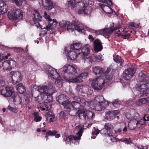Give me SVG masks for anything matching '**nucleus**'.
Returning a JSON list of instances; mask_svg holds the SVG:
<instances>
[{"label": "nucleus", "mask_w": 149, "mask_h": 149, "mask_svg": "<svg viewBox=\"0 0 149 149\" xmlns=\"http://www.w3.org/2000/svg\"><path fill=\"white\" fill-rule=\"evenodd\" d=\"M55 91L53 83L49 82L46 85L38 86L37 91L32 93L33 98L35 101L40 102L43 100L46 103L40 107V111H48L50 110L51 104L49 103L53 101L52 95Z\"/></svg>", "instance_id": "f257e3e1"}, {"label": "nucleus", "mask_w": 149, "mask_h": 149, "mask_svg": "<svg viewBox=\"0 0 149 149\" xmlns=\"http://www.w3.org/2000/svg\"><path fill=\"white\" fill-rule=\"evenodd\" d=\"M72 97L74 100L77 101L79 103L81 102L88 107H90L94 104L95 109L97 111L104 110L109 104L108 101L105 100L102 96H97L96 97L93 101L90 100L87 101L85 99L81 98L78 97Z\"/></svg>", "instance_id": "f03ea898"}, {"label": "nucleus", "mask_w": 149, "mask_h": 149, "mask_svg": "<svg viewBox=\"0 0 149 149\" xmlns=\"http://www.w3.org/2000/svg\"><path fill=\"white\" fill-rule=\"evenodd\" d=\"M83 1L76 3L75 0H70L68 1V4L75 10H78L79 14L85 15H90L92 11V8L91 6H85L84 2L86 5H93L94 3L91 0H83Z\"/></svg>", "instance_id": "7ed1b4c3"}, {"label": "nucleus", "mask_w": 149, "mask_h": 149, "mask_svg": "<svg viewBox=\"0 0 149 149\" xmlns=\"http://www.w3.org/2000/svg\"><path fill=\"white\" fill-rule=\"evenodd\" d=\"M111 69V68L110 67L107 68L104 74L105 79L104 78H102V76H100L93 80L91 86L95 90H99L102 88L105 83L108 85H109V82L111 81L113 77L111 72H110Z\"/></svg>", "instance_id": "20e7f679"}, {"label": "nucleus", "mask_w": 149, "mask_h": 149, "mask_svg": "<svg viewBox=\"0 0 149 149\" xmlns=\"http://www.w3.org/2000/svg\"><path fill=\"white\" fill-rule=\"evenodd\" d=\"M75 132L76 131V134L74 136L70 135L67 136L66 133L64 132L62 134L63 139L66 142V144H71V143L75 145L79 144L81 137L83 132V126L79 124H75Z\"/></svg>", "instance_id": "39448f33"}, {"label": "nucleus", "mask_w": 149, "mask_h": 149, "mask_svg": "<svg viewBox=\"0 0 149 149\" xmlns=\"http://www.w3.org/2000/svg\"><path fill=\"white\" fill-rule=\"evenodd\" d=\"M125 116L129 120L128 125L131 130H134L136 127L139 128L145 123L146 122L143 118L140 120H137L140 117V115L137 112H135L132 115L127 113L125 114Z\"/></svg>", "instance_id": "423d86ee"}, {"label": "nucleus", "mask_w": 149, "mask_h": 149, "mask_svg": "<svg viewBox=\"0 0 149 149\" xmlns=\"http://www.w3.org/2000/svg\"><path fill=\"white\" fill-rule=\"evenodd\" d=\"M77 67L75 65H73L69 64H66L61 68L60 70H63L64 74L62 75V77L64 79V77L68 76L71 77L72 76H75L78 74Z\"/></svg>", "instance_id": "0eeeda50"}, {"label": "nucleus", "mask_w": 149, "mask_h": 149, "mask_svg": "<svg viewBox=\"0 0 149 149\" xmlns=\"http://www.w3.org/2000/svg\"><path fill=\"white\" fill-rule=\"evenodd\" d=\"M136 89L143 95H147L149 92V81H140L139 83L137 85Z\"/></svg>", "instance_id": "6e6552de"}, {"label": "nucleus", "mask_w": 149, "mask_h": 149, "mask_svg": "<svg viewBox=\"0 0 149 149\" xmlns=\"http://www.w3.org/2000/svg\"><path fill=\"white\" fill-rule=\"evenodd\" d=\"M71 27L73 29H70V31H72L75 30L80 33H84L85 32V29L89 31L90 30L91 31H92L91 29H90L88 27L84 26L82 23L78 22H74L73 24L72 23Z\"/></svg>", "instance_id": "1a4fd4ad"}, {"label": "nucleus", "mask_w": 149, "mask_h": 149, "mask_svg": "<svg viewBox=\"0 0 149 149\" xmlns=\"http://www.w3.org/2000/svg\"><path fill=\"white\" fill-rule=\"evenodd\" d=\"M23 12L21 10L16 9H14L11 12H9L8 16L10 19H13L19 21L22 19L23 17Z\"/></svg>", "instance_id": "9d476101"}, {"label": "nucleus", "mask_w": 149, "mask_h": 149, "mask_svg": "<svg viewBox=\"0 0 149 149\" xmlns=\"http://www.w3.org/2000/svg\"><path fill=\"white\" fill-rule=\"evenodd\" d=\"M44 68L45 72L49 77L55 79H58L60 77L57 72V70L50 66L48 65H45Z\"/></svg>", "instance_id": "9b49d317"}, {"label": "nucleus", "mask_w": 149, "mask_h": 149, "mask_svg": "<svg viewBox=\"0 0 149 149\" xmlns=\"http://www.w3.org/2000/svg\"><path fill=\"white\" fill-rule=\"evenodd\" d=\"M34 12L35 13H33V20L34 23L35 24L38 23L41 29H46L47 30L51 29V27L52 26V23H50V24H49L48 25L46 26V27H42V26L39 23V22L40 21H41V19H42V17L40 15L39 13L38 10H35Z\"/></svg>", "instance_id": "f8f14e48"}, {"label": "nucleus", "mask_w": 149, "mask_h": 149, "mask_svg": "<svg viewBox=\"0 0 149 149\" xmlns=\"http://www.w3.org/2000/svg\"><path fill=\"white\" fill-rule=\"evenodd\" d=\"M120 27H116L114 29H113L112 27H110L109 28L104 29L102 30H99L96 31L93 30L94 32H95L96 34L97 35H102L105 36L106 35H109L112 32L116 30L117 29H119Z\"/></svg>", "instance_id": "ddd939ff"}, {"label": "nucleus", "mask_w": 149, "mask_h": 149, "mask_svg": "<svg viewBox=\"0 0 149 149\" xmlns=\"http://www.w3.org/2000/svg\"><path fill=\"white\" fill-rule=\"evenodd\" d=\"M13 83L15 84L20 81L22 79L21 73L18 71L11 72L10 73Z\"/></svg>", "instance_id": "4468645a"}, {"label": "nucleus", "mask_w": 149, "mask_h": 149, "mask_svg": "<svg viewBox=\"0 0 149 149\" xmlns=\"http://www.w3.org/2000/svg\"><path fill=\"white\" fill-rule=\"evenodd\" d=\"M136 69L134 68H129L125 70L123 74L124 78L126 80L130 79L134 75Z\"/></svg>", "instance_id": "2eb2a0df"}, {"label": "nucleus", "mask_w": 149, "mask_h": 149, "mask_svg": "<svg viewBox=\"0 0 149 149\" xmlns=\"http://www.w3.org/2000/svg\"><path fill=\"white\" fill-rule=\"evenodd\" d=\"M66 49L65 48V50ZM65 52L66 55L67 56L68 58H69L71 60H75L76 59L77 57L79 54H80V52L78 53L77 52L73 49H71L67 52H66L65 51Z\"/></svg>", "instance_id": "dca6fc26"}, {"label": "nucleus", "mask_w": 149, "mask_h": 149, "mask_svg": "<svg viewBox=\"0 0 149 149\" xmlns=\"http://www.w3.org/2000/svg\"><path fill=\"white\" fill-rule=\"evenodd\" d=\"M64 79L69 82L72 83H80L83 80L81 79L79 75L75 77L71 78V77L65 76Z\"/></svg>", "instance_id": "f3484780"}, {"label": "nucleus", "mask_w": 149, "mask_h": 149, "mask_svg": "<svg viewBox=\"0 0 149 149\" xmlns=\"http://www.w3.org/2000/svg\"><path fill=\"white\" fill-rule=\"evenodd\" d=\"M119 113L120 111L118 110L109 111L106 114V118L109 120H111L114 119Z\"/></svg>", "instance_id": "a211bd4d"}, {"label": "nucleus", "mask_w": 149, "mask_h": 149, "mask_svg": "<svg viewBox=\"0 0 149 149\" xmlns=\"http://www.w3.org/2000/svg\"><path fill=\"white\" fill-rule=\"evenodd\" d=\"M42 3L44 7H46L48 10H51L54 7V4L50 0H42Z\"/></svg>", "instance_id": "6ab92c4d"}, {"label": "nucleus", "mask_w": 149, "mask_h": 149, "mask_svg": "<svg viewBox=\"0 0 149 149\" xmlns=\"http://www.w3.org/2000/svg\"><path fill=\"white\" fill-rule=\"evenodd\" d=\"M59 25L61 27H67L68 31H70V29H73L71 28L72 23L66 20H62L59 22Z\"/></svg>", "instance_id": "aec40b11"}, {"label": "nucleus", "mask_w": 149, "mask_h": 149, "mask_svg": "<svg viewBox=\"0 0 149 149\" xmlns=\"http://www.w3.org/2000/svg\"><path fill=\"white\" fill-rule=\"evenodd\" d=\"M86 121L87 122L88 126H90L92 123H90V121H91L92 119L95 117V114L92 112L90 111H86Z\"/></svg>", "instance_id": "412c9836"}, {"label": "nucleus", "mask_w": 149, "mask_h": 149, "mask_svg": "<svg viewBox=\"0 0 149 149\" xmlns=\"http://www.w3.org/2000/svg\"><path fill=\"white\" fill-rule=\"evenodd\" d=\"M88 86L87 85H79L76 86L75 89L76 91L80 93H86L88 94V93L86 91Z\"/></svg>", "instance_id": "4be33fe9"}, {"label": "nucleus", "mask_w": 149, "mask_h": 149, "mask_svg": "<svg viewBox=\"0 0 149 149\" xmlns=\"http://www.w3.org/2000/svg\"><path fill=\"white\" fill-rule=\"evenodd\" d=\"M8 9V6L5 2H0V14H3L6 13Z\"/></svg>", "instance_id": "5701e85b"}, {"label": "nucleus", "mask_w": 149, "mask_h": 149, "mask_svg": "<svg viewBox=\"0 0 149 149\" xmlns=\"http://www.w3.org/2000/svg\"><path fill=\"white\" fill-rule=\"evenodd\" d=\"M90 49L91 46L88 44H86L81 48V50L83 55L86 56L89 54Z\"/></svg>", "instance_id": "b1692460"}, {"label": "nucleus", "mask_w": 149, "mask_h": 149, "mask_svg": "<svg viewBox=\"0 0 149 149\" xmlns=\"http://www.w3.org/2000/svg\"><path fill=\"white\" fill-rule=\"evenodd\" d=\"M94 50L97 52L100 51L102 49L101 42L99 39H96L94 42Z\"/></svg>", "instance_id": "393cba45"}, {"label": "nucleus", "mask_w": 149, "mask_h": 149, "mask_svg": "<svg viewBox=\"0 0 149 149\" xmlns=\"http://www.w3.org/2000/svg\"><path fill=\"white\" fill-rule=\"evenodd\" d=\"M99 6L102 10L107 14H110L113 12L112 9L109 6L102 4H100Z\"/></svg>", "instance_id": "a878e982"}, {"label": "nucleus", "mask_w": 149, "mask_h": 149, "mask_svg": "<svg viewBox=\"0 0 149 149\" xmlns=\"http://www.w3.org/2000/svg\"><path fill=\"white\" fill-rule=\"evenodd\" d=\"M81 47L82 45L80 43L75 42H73V44L70 46L71 49L77 52L80 50Z\"/></svg>", "instance_id": "bb28decb"}, {"label": "nucleus", "mask_w": 149, "mask_h": 149, "mask_svg": "<svg viewBox=\"0 0 149 149\" xmlns=\"http://www.w3.org/2000/svg\"><path fill=\"white\" fill-rule=\"evenodd\" d=\"M62 104L64 107V108L66 109L67 111L69 113L71 109V104L67 99L63 101V102H62Z\"/></svg>", "instance_id": "cd10ccee"}, {"label": "nucleus", "mask_w": 149, "mask_h": 149, "mask_svg": "<svg viewBox=\"0 0 149 149\" xmlns=\"http://www.w3.org/2000/svg\"><path fill=\"white\" fill-rule=\"evenodd\" d=\"M149 101L146 98H143L138 100L135 102L136 105L141 106L142 104H146L148 103Z\"/></svg>", "instance_id": "c85d7f7f"}, {"label": "nucleus", "mask_w": 149, "mask_h": 149, "mask_svg": "<svg viewBox=\"0 0 149 149\" xmlns=\"http://www.w3.org/2000/svg\"><path fill=\"white\" fill-rule=\"evenodd\" d=\"M140 81H149L146 79L147 78V73L144 71L143 70L140 73L139 75Z\"/></svg>", "instance_id": "c756f323"}, {"label": "nucleus", "mask_w": 149, "mask_h": 149, "mask_svg": "<svg viewBox=\"0 0 149 149\" xmlns=\"http://www.w3.org/2000/svg\"><path fill=\"white\" fill-rule=\"evenodd\" d=\"M93 72L96 75L102 74L103 73V69L98 66H95L93 68Z\"/></svg>", "instance_id": "7c9ffc66"}, {"label": "nucleus", "mask_w": 149, "mask_h": 149, "mask_svg": "<svg viewBox=\"0 0 149 149\" xmlns=\"http://www.w3.org/2000/svg\"><path fill=\"white\" fill-rule=\"evenodd\" d=\"M6 97H10L13 95L14 90L11 87H6Z\"/></svg>", "instance_id": "2f4dec72"}, {"label": "nucleus", "mask_w": 149, "mask_h": 149, "mask_svg": "<svg viewBox=\"0 0 149 149\" xmlns=\"http://www.w3.org/2000/svg\"><path fill=\"white\" fill-rule=\"evenodd\" d=\"M67 99V97L66 96L63 94H61L59 95L56 98V100L59 103H62L63 102V101H65Z\"/></svg>", "instance_id": "473e14b6"}, {"label": "nucleus", "mask_w": 149, "mask_h": 149, "mask_svg": "<svg viewBox=\"0 0 149 149\" xmlns=\"http://www.w3.org/2000/svg\"><path fill=\"white\" fill-rule=\"evenodd\" d=\"M16 88L17 91L20 93L22 94L25 91V87L22 83L18 84L17 85Z\"/></svg>", "instance_id": "72a5a7b5"}, {"label": "nucleus", "mask_w": 149, "mask_h": 149, "mask_svg": "<svg viewBox=\"0 0 149 149\" xmlns=\"http://www.w3.org/2000/svg\"><path fill=\"white\" fill-rule=\"evenodd\" d=\"M86 110H79L77 112V114L79 118H81L82 116H83L85 120H86Z\"/></svg>", "instance_id": "f704fd0d"}, {"label": "nucleus", "mask_w": 149, "mask_h": 149, "mask_svg": "<svg viewBox=\"0 0 149 149\" xmlns=\"http://www.w3.org/2000/svg\"><path fill=\"white\" fill-rule=\"evenodd\" d=\"M113 60L115 62L119 63L120 65L123 63V60L119 55L115 54L113 55Z\"/></svg>", "instance_id": "c9c22d12"}, {"label": "nucleus", "mask_w": 149, "mask_h": 149, "mask_svg": "<svg viewBox=\"0 0 149 149\" xmlns=\"http://www.w3.org/2000/svg\"><path fill=\"white\" fill-rule=\"evenodd\" d=\"M72 101L71 103V107L74 109H79L80 107V104L76 100Z\"/></svg>", "instance_id": "e433bc0d"}, {"label": "nucleus", "mask_w": 149, "mask_h": 149, "mask_svg": "<svg viewBox=\"0 0 149 149\" xmlns=\"http://www.w3.org/2000/svg\"><path fill=\"white\" fill-rule=\"evenodd\" d=\"M104 127L105 129L109 133H112V130L113 129V125L110 123H105L104 125Z\"/></svg>", "instance_id": "4c0bfd02"}, {"label": "nucleus", "mask_w": 149, "mask_h": 149, "mask_svg": "<svg viewBox=\"0 0 149 149\" xmlns=\"http://www.w3.org/2000/svg\"><path fill=\"white\" fill-rule=\"evenodd\" d=\"M55 79V83L56 86L59 88L61 87L63 85V80L61 77H60L59 78Z\"/></svg>", "instance_id": "58836bf2"}, {"label": "nucleus", "mask_w": 149, "mask_h": 149, "mask_svg": "<svg viewBox=\"0 0 149 149\" xmlns=\"http://www.w3.org/2000/svg\"><path fill=\"white\" fill-rule=\"evenodd\" d=\"M33 116L34 117L33 120L36 122H40L42 119V117L40 116L37 112H34Z\"/></svg>", "instance_id": "ea45409f"}, {"label": "nucleus", "mask_w": 149, "mask_h": 149, "mask_svg": "<svg viewBox=\"0 0 149 149\" xmlns=\"http://www.w3.org/2000/svg\"><path fill=\"white\" fill-rule=\"evenodd\" d=\"M45 116L46 119V121H47L49 120V118L52 117L54 119H55L56 118L55 115L51 111H48L46 113L45 115Z\"/></svg>", "instance_id": "a19ab883"}, {"label": "nucleus", "mask_w": 149, "mask_h": 149, "mask_svg": "<svg viewBox=\"0 0 149 149\" xmlns=\"http://www.w3.org/2000/svg\"><path fill=\"white\" fill-rule=\"evenodd\" d=\"M2 66L4 70H10L11 69L10 65L9 64L8 61H5L3 62L2 64Z\"/></svg>", "instance_id": "79ce46f5"}, {"label": "nucleus", "mask_w": 149, "mask_h": 149, "mask_svg": "<svg viewBox=\"0 0 149 149\" xmlns=\"http://www.w3.org/2000/svg\"><path fill=\"white\" fill-rule=\"evenodd\" d=\"M108 136L109 137V139L111 142H116L118 141V139L114 137L112 135V133H108Z\"/></svg>", "instance_id": "37998d69"}, {"label": "nucleus", "mask_w": 149, "mask_h": 149, "mask_svg": "<svg viewBox=\"0 0 149 149\" xmlns=\"http://www.w3.org/2000/svg\"><path fill=\"white\" fill-rule=\"evenodd\" d=\"M13 102L15 104H20L22 102L20 98L18 96H16L14 97Z\"/></svg>", "instance_id": "c03bdc74"}, {"label": "nucleus", "mask_w": 149, "mask_h": 149, "mask_svg": "<svg viewBox=\"0 0 149 149\" xmlns=\"http://www.w3.org/2000/svg\"><path fill=\"white\" fill-rule=\"evenodd\" d=\"M120 102L118 100L113 101L112 104L116 108H118L120 107Z\"/></svg>", "instance_id": "a18cd8bd"}, {"label": "nucleus", "mask_w": 149, "mask_h": 149, "mask_svg": "<svg viewBox=\"0 0 149 149\" xmlns=\"http://www.w3.org/2000/svg\"><path fill=\"white\" fill-rule=\"evenodd\" d=\"M93 57L94 58V61H95L100 62L102 61V56L101 54L93 55Z\"/></svg>", "instance_id": "49530a36"}, {"label": "nucleus", "mask_w": 149, "mask_h": 149, "mask_svg": "<svg viewBox=\"0 0 149 149\" xmlns=\"http://www.w3.org/2000/svg\"><path fill=\"white\" fill-rule=\"evenodd\" d=\"M93 128L94 130L92 132L93 136L91 137V138L92 139H95L96 137V136L99 134V131L97 129H95L94 127H93Z\"/></svg>", "instance_id": "de8ad7c7"}, {"label": "nucleus", "mask_w": 149, "mask_h": 149, "mask_svg": "<svg viewBox=\"0 0 149 149\" xmlns=\"http://www.w3.org/2000/svg\"><path fill=\"white\" fill-rule=\"evenodd\" d=\"M43 17L47 20L49 22H50L52 21V19L51 18L50 16L47 13L46 11L44 12Z\"/></svg>", "instance_id": "09e8293b"}, {"label": "nucleus", "mask_w": 149, "mask_h": 149, "mask_svg": "<svg viewBox=\"0 0 149 149\" xmlns=\"http://www.w3.org/2000/svg\"><path fill=\"white\" fill-rule=\"evenodd\" d=\"M8 62L9 64L10 65V69H11L12 68H13L15 67L16 65V62L13 60H8Z\"/></svg>", "instance_id": "8fccbe9b"}, {"label": "nucleus", "mask_w": 149, "mask_h": 149, "mask_svg": "<svg viewBox=\"0 0 149 149\" xmlns=\"http://www.w3.org/2000/svg\"><path fill=\"white\" fill-rule=\"evenodd\" d=\"M0 92L1 95L4 97H6V87L3 88H0Z\"/></svg>", "instance_id": "3c124183"}, {"label": "nucleus", "mask_w": 149, "mask_h": 149, "mask_svg": "<svg viewBox=\"0 0 149 149\" xmlns=\"http://www.w3.org/2000/svg\"><path fill=\"white\" fill-rule=\"evenodd\" d=\"M57 133L58 131L56 130H49L46 132V134H48L49 135L51 136H54V135L55 134Z\"/></svg>", "instance_id": "603ef678"}, {"label": "nucleus", "mask_w": 149, "mask_h": 149, "mask_svg": "<svg viewBox=\"0 0 149 149\" xmlns=\"http://www.w3.org/2000/svg\"><path fill=\"white\" fill-rule=\"evenodd\" d=\"M139 25L138 24H136L134 23L131 22L130 23L129 25L128 28H132L133 27L136 28H139Z\"/></svg>", "instance_id": "864d4df0"}, {"label": "nucleus", "mask_w": 149, "mask_h": 149, "mask_svg": "<svg viewBox=\"0 0 149 149\" xmlns=\"http://www.w3.org/2000/svg\"><path fill=\"white\" fill-rule=\"evenodd\" d=\"M118 35H121L122 36V37L124 38L125 39H128L129 37L130 36V34L128 33H125L124 34L123 33H117Z\"/></svg>", "instance_id": "5fc2aeb1"}, {"label": "nucleus", "mask_w": 149, "mask_h": 149, "mask_svg": "<svg viewBox=\"0 0 149 149\" xmlns=\"http://www.w3.org/2000/svg\"><path fill=\"white\" fill-rule=\"evenodd\" d=\"M99 2L103 3H106L109 6H111L112 4L111 0H97Z\"/></svg>", "instance_id": "6e6d98bb"}, {"label": "nucleus", "mask_w": 149, "mask_h": 149, "mask_svg": "<svg viewBox=\"0 0 149 149\" xmlns=\"http://www.w3.org/2000/svg\"><path fill=\"white\" fill-rule=\"evenodd\" d=\"M7 109L10 111L15 113H16L18 111L17 109L15 108L11 107L10 105H9L8 106Z\"/></svg>", "instance_id": "4d7b16f0"}, {"label": "nucleus", "mask_w": 149, "mask_h": 149, "mask_svg": "<svg viewBox=\"0 0 149 149\" xmlns=\"http://www.w3.org/2000/svg\"><path fill=\"white\" fill-rule=\"evenodd\" d=\"M24 103L25 105L27 104L29 102V95L26 94L24 97Z\"/></svg>", "instance_id": "13d9d810"}, {"label": "nucleus", "mask_w": 149, "mask_h": 149, "mask_svg": "<svg viewBox=\"0 0 149 149\" xmlns=\"http://www.w3.org/2000/svg\"><path fill=\"white\" fill-rule=\"evenodd\" d=\"M88 73L87 72H83L79 75V76L82 80L85 79L88 75Z\"/></svg>", "instance_id": "bf43d9fd"}, {"label": "nucleus", "mask_w": 149, "mask_h": 149, "mask_svg": "<svg viewBox=\"0 0 149 149\" xmlns=\"http://www.w3.org/2000/svg\"><path fill=\"white\" fill-rule=\"evenodd\" d=\"M94 60V58L93 57V56H89L88 57H87L85 58V61L86 62H87L89 63H91Z\"/></svg>", "instance_id": "052dcab7"}, {"label": "nucleus", "mask_w": 149, "mask_h": 149, "mask_svg": "<svg viewBox=\"0 0 149 149\" xmlns=\"http://www.w3.org/2000/svg\"><path fill=\"white\" fill-rule=\"evenodd\" d=\"M100 133L102 135H104L105 136H108L107 134L108 133H109L107 130L105 129V128L104 129L100 131Z\"/></svg>", "instance_id": "680f3d73"}, {"label": "nucleus", "mask_w": 149, "mask_h": 149, "mask_svg": "<svg viewBox=\"0 0 149 149\" xmlns=\"http://www.w3.org/2000/svg\"><path fill=\"white\" fill-rule=\"evenodd\" d=\"M122 141L125 142L127 144H130L131 143V141L130 140V138H125L122 140Z\"/></svg>", "instance_id": "e2e57ef3"}, {"label": "nucleus", "mask_w": 149, "mask_h": 149, "mask_svg": "<svg viewBox=\"0 0 149 149\" xmlns=\"http://www.w3.org/2000/svg\"><path fill=\"white\" fill-rule=\"evenodd\" d=\"M6 85V82L3 80H0V88H3L4 87H6L5 86Z\"/></svg>", "instance_id": "0e129e2a"}, {"label": "nucleus", "mask_w": 149, "mask_h": 149, "mask_svg": "<svg viewBox=\"0 0 149 149\" xmlns=\"http://www.w3.org/2000/svg\"><path fill=\"white\" fill-rule=\"evenodd\" d=\"M65 116V113L64 111H61L59 113V117L60 118H64Z\"/></svg>", "instance_id": "69168bd1"}, {"label": "nucleus", "mask_w": 149, "mask_h": 149, "mask_svg": "<svg viewBox=\"0 0 149 149\" xmlns=\"http://www.w3.org/2000/svg\"><path fill=\"white\" fill-rule=\"evenodd\" d=\"M8 56H3L2 54H0V61H2L3 59H7L8 58Z\"/></svg>", "instance_id": "338daca9"}, {"label": "nucleus", "mask_w": 149, "mask_h": 149, "mask_svg": "<svg viewBox=\"0 0 149 149\" xmlns=\"http://www.w3.org/2000/svg\"><path fill=\"white\" fill-rule=\"evenodd\" d=\"M10 1L12 2L15 3L17 6H19L21 5L20 3L18 1V0H10Z\"/></svg>", "instance_id": "774afa93"}]
</instances>
